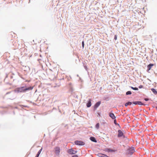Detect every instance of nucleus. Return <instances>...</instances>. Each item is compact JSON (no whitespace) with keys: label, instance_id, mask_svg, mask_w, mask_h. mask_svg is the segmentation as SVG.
<instances>
[{"label":"nucleus","instance_id":"nucleus-17","mask_svg":"<svg viewBox=\"0 0 157 157\" xmlns=\"http://www.w3.org/2000/svg\"><path fill=\"white\" fill-rule=\"evenodd\" d=\"M151 90L155 94H156L157 93V91L155 90V89L154 88H152L151 89Z\"/></svg>","mask_w":157,"mask_h":157},{"label":"nucleus","instance_id":"nucleus-6","mask_svg":"<svg viewBox=\"0 0 157 157\" xmlns=\"http://www.w3.org/2000/svg\"><path fill=\"white\" fill-rule=\"evenodd\" d=\"M55 153L57 155H59L60 149L59 147H57L55 148Z\"/></svg>","mask_w":157,"mask_h":157},{"label":"nucleus","instance_id":"nucleus-11","mask_svg":"<svg viewBox=\"0 0 157 157\" xmlns=\"http://www.w3.org/2000/svg\"><path fill=\"white\" fill-rule=\"evenodd\" d=\"M123 135V133L121 130H118V137H121Z\"/></svg>","mask_w":157,"mask_h":157},{"label":"nucleus","instance_id":"nucleus-2","mask_svg":"<svg viewBox=\"0 0 157 157\" xmlns=\"http://www.w3.org/2000/svg\"><path fill=\"white\" fill-rule=\"evenodd\" d=\"M33 88V87H27L25 85L20 86V92L25 93L27 91L31 90Z\"/></svg>","mask_w":157,"mask_h":157},{"label":"nucleus","instance_id":"nucleus-13","mask_svg":"<svg viewBox=\"0 0 157 157\" xmlns=\"http://www.w3.org/2000/svg\"><path fill=\"white\" fill-rule=\"evenodd\" d=\"M91 105V100L89 99V101H88V102L86 104V106L87 107H90Z\"/></svg>","mask_w":157,"mask_h":157},{"label":"nucleus","instance_id":"nucleus-20","mask_svg":"<svg viewBox=\"0 0 157 157\" xmlns=\"http://www.w3.org/2000/svg\"><path fill=\"white\" fill-rule=\"evenodd\" d=\"M99 124L98 123L96 124V128L97 129H98L99 128Z\"/></svg>","mask_w":157,"mask_h":157},{"label":"nucleus","instance_id":"nucleus-5","mask_svg":"<svg viewBox=\"0 0 157 157\" xmlns=\"http://www.w3.org/2000/svg\"><path fill=\"white\" fill-rule=\"evenodd\" d=\"M77 152V151H76L74 150L72 148L69 149L67 151V152L71 155L75 154Z\"/></svg>","mask_w":157,"mask_h":157},{"label":"nucleus","instance_id":"nucleus-31","mask_svg":"<svg viewBox=\"0 0 157 157\" xmlns=\"http://www.w3.org/2000/svg\"><path fill=\"white\" fill-rule=\"evenodd\" d=\"M15 109H17V107H15Z\"/></svg>","mask_w":157,"mask_h":157},{"label":"nucleus","instance_id":"nucleus-28","mask_svg":"<svg viewBox=\"0 0 157 157\" xmlns=\"http://www.w3.org/2000/svg\"><path fill=\"white\" fill-rule=\"evenodd\" d=\"M80 81L81 82H82V80L80 78H79V81Z\"/></svg>","mask_w":157,"mask_h":157},{"label":"nucleus","instance_id":"nucleus-32","mask_svg":"<svg viewBox=\"0 0 157 157\" xmlns=\"http://www.w3.org/2000/svg\"><path fill=\"white\" fill-rule=\"evenodd\" d=\"M77 76H78H78H79L78 75H77Z\"/></svg>","mask_w":157,"mask_h":157},{"label":"nucleus","instance_id":"nucleus-23","mask_svg":"<svg viewBox=\"0 0 157 157\" xmlns=\"http://www.w3.org/2000/svg\"><path fill=\"white\" fill-rule=\"evenodd\" d=\"M84 41H82V48H83L84 47Z\"/></svg>","mask_w":157,"mask_h":157},{"label":"nucleus","instance_id":"nucleus-33","mask_svg":"<svg viewBox=\"0 0 157 157\" xmlns=\"http://www.w3.org/2000/svg\"><path fill=\"white\" fill-rule=\"evenodd\" d=\"M13 113L14 114V111H13Z\"/></svg>","mask_w":157,"mask_h":157},{"label":"nucleus","instance_id":"nucleus-25","mask_svg":"<svg viewBox=\"0 0 157 157\" xmlns=\"http://www.w3.org/2000/svg\"><path fill=\"white\" fill-rule=\"evenodd\" d=\"M143 87V86L142 85H140L139 86V88L140 89L142 88Z\"/></svg>","mask_w":157,"mask_h":157},{"label":"nucleus","instance_id":"nucleus-26","mask_svg":"<svg viewBox=\"0 0 157 157\" xmlns=\"http://www.w3.org/2000/svg\"><path fill=\"white\" fill-rule=\"evenodd\" d=\"M144 100L145 101H148L149 100V99H148V98H145L144 99Z\"/></svg>","mask_w":157,"mask_h":157},{"label":"nucleus","instance_id":"nucleus-19","mask_svg":"<svg viewBox=\"0 0 157 157\" xmlns=\"http://www.w3.org/2000/svg\"><path fill=\"white\" fill-rule=\"evenodd\" d=\"M131 88L134 90H138V88H137V87H132V86H131Z\"/></svg>","mask_w":157,"mask_h":157},{"label":"nucleus","instance_id":"nucleus-9","mask_svg":"<svg viewBox=\"0 0 157 157\" xmlns=\"http://www.w3.org/2000/svg\"><path fill=\"white\" fill-rule=\"evenodd\" d=\"M104 151L108 152H112L114 151V150L109 148H105L104 149Z\"/></svg>","mask_w":157,"mask_h":157},{"label":"nucleus","instance_id":"nucleus-34","mask_svg":"<svg viewBox=\"0 0 157 157\" xmlns=\"http://www.w3.org/2000/svg\"><path fill=\"white\" fill-rule=\"evenodd\" d=\"M12 77H12V76H11V78H12Z\"/></svg>","mask_w":157,"mask_h":157},{"label":"nucleus","instance_id":"nucleus-12","mask_svg":"<svg viewBox=\"0 0 157 157\" xmlns=\"http://www.w3.org/2000/svg\"><path fill=\"white\" fill-rule=\"evenodd\" d=\"M98 155L99 157H109L106 155L104 154H101V153L98 154Z\"/></svg>","mask_w":157,"mask_h":157},{"label":"nucleus","instance_id":"nucleus-35","mask_svg":"<svg viewBox=\"0 0 157 157\" xmlns=\"http://www.w3.org/2000/svg\"><path fill=\"white\" fill-rule=\"evenodd\" d=\"M156 109H157V107L156 108Z\"/></svg>","mask_w":157,"mask_h":157},{"label":"nucleus","instance_id":"nucleus-27","mask_svg":"<svg viewBox=\"0 0 157 157\" xmlns=\"http://www.w3.org/2000/svg\"><path fill=\"white\" fill-rule=\"evenodd\" d=\"M72 157H78L77 155H73Z\"/></svg>","mask_w":157,"mask_h":157},{"label":"nucleus","instance_id":"nucleus-10","mask_svg":"<svg viewBox=\"0 0 157 157\" xmlns=\"http://www.w3.org/2000/svg\"><path fill=\"white\" fill-rule=\"evenodd\" d=\"M109 116L113 119H114L116 118V117L113 113H109Z\"/></svg>","mask_w":157,"mask_h":157},{"label":"nucleus","instance_id":"nucleus-15","mask_svg":"<svg viewBox=\"0 0 157 157\" xmlns=\"http://www.w3.org/2000/svg\"><path fill=\"white\" fill-rule=\"evenodd\" d=\"M90 140L92 141L93 142H96L97 140H96V139L95 137H91L90 138Z\"/></svg>","mask_w":157,"mask_h":157},{"label":"nucleus","instance_id":"nucleus-1","mask_svg":"<svg viewBox=\"0 0 157 157\" xmlns=\"http://www.w3.org/2000/svg\"><path fill=\"white\" fill-rule=\"evenodd\" d=\"M20 92V87L15 89L14 91H10L7 92L6 94V96H7L8 98L11 100H13L15 98V93Z\"/></svg>","mask_w":157,"mask_h":157},{"label":"nucleus","instance_id":"nucleus-18","mask_svg":"<svg viewBox=\"0 0 157 157\" xmlns=\"http://www.w3.org/2000/svg\"><path fill=\"white\" fill-rule=\"evenodd\" d=\"M132 104V102L129 101L128 102L126 103L125 104V106H127L128 105H131Z\"/></svg>","mask_w":157,"mask_h":157},{"label":"nucleus","instance_id":"nucleus-7","mask_svg":"<svg viewBox=\"0 0 157 157\" xmlns=\"http://www.w3.org/2000/svg\"><path fill=\"white\" fill-rule=\"evenodd\" d=\"M132 103L135 105H146L142 103L140 101H134Z\"/></svg>","mask_w":157,"mask_h":157},{"label":"nucleus","instance_id":"nucleus-21","mask_svg":"<svg viewBox=\"0 0 157 157\" xmlns=\"http://www.w3.org/2000/svg\"><path fill=\"white\" fill-rule=\"evenodd\" d=\"M132 94V93L131 91H128L126 93V95H129V94Z\"/></svg>","mask_w":157,"mask_h":157},{"label":"nucleus","instance_id":"nucleus-22","mask_svg":"<svg viewBox=\"0 0 157 157\" xmlns=\"http://www.w3.org/2000/svg\"><path fill=\"white\" fill-rule=\"evenodd\" d=\"M114 123L115 124L119 126V124H117V123L116 121V119H115L114 120Z\"/></svg>","mask_w":157,"mask_h":157},{"label":"nucleus","instance_id":"nucleus-14","mask_svg":"<svg viewBox=\"0 0 157 157\" xmlns=\"http://www.w3.org/2000/svg\"><path fill=\"white\" fill-rule=\"evenodd\" d=\"M153 64L150 63L148 65L147 67V70H150L152 67L153 66Z\"/></svg>","mask_w":157,"mask_h":157},{"label":"nucleus","instance_id":"nucleus-3","mask_svg":"<svg viewBox=\"0 0 157 157\" xmlns=\"http://www.w3.org/2000/svg\"><path fill=\"white\" fill-rule=\"evenodd\" d=\"M75 144L78 145L83 146L85 144V143L82 141L76 140L75 142Z\"/></svg>","mask_w":157,"mask_h":157},{"label":"nucleus","instance_id":"nucleus-16","mask_svg":"<svg viewBox=\"0 0 157 157\" xmlns=\"http://www.w3.org/2000/svg\"><path fill=\"white\" fill-rule=\"evenodd\" d=\"M42 148H41L39 150L35 157H39V156L42 150Z\"/></svg>","mask_w":157,"mask_h":157},{"label":"nucleus","instance_id":"nucleus-29","mask_svg":"<svg viewBox=\"0 0 157 157\" xmlns=\"http://www.w3.org/2000/svg\"><path fill=\"white\" fill-rule=\"evenodd\" d=\"M84 67H85V68L86 70L87 68V67H86V66H84Z\"/></svg>","mask_w":157,"mask_h":157},{"label":"nucleus","instance_id":"nucleus-8","mask_svg":"<svg viewBox=\"0 0 157 157\" xmlns=\"http://www.w3.org/2000/svg\"><path fill=\"white\" fill-rule=\"evenodd\" d=\"M101 103V102L100 101H99L97 102L94 105V110H96L97 108L100 105Z\"/></svg>","mask_w":157,"mask_h":157},{"label":"nucleus","instance_id":"nucleus-30","mask_svg":"<svg viewBox=\"0 0 157 157\" xmlns=\"http://www.w3.org/2000/svg\"><path fill=\"white\" fill-rule=\"evenodd\" d=\"M98 116H100V114H99V113H98Z\"/></svg>","mask_w":157,"mask_h":157},{"label":"nucleus","instance_id":"nucleus-24","mask_svg":"<svg viewBox=\"0 0 157 157\" xmlns=\"http://www.w3.org/2000/svg\"><path fill=\"white\" fill-rule=\"evenodd\" d=\"M114 39L115 40H116L117 39V36L116 35H115L114 36Z\"/></svg>","mask_w":157,"mask_h":157},{"label":"nucleus","instance_id":"nucleus-4","mask_svg":"<svg viewBox=\"0 0 157 157\" xmlns=\"http://www.w3.org/2000/svg\"><path fill=\"white\" fill-rule=\"evenodd\" d=\"M135 151L134 147H130L128 150V154L130 155H132Z\"/></svg>","mask_w":157,"mask_h":157}]
</instances>
